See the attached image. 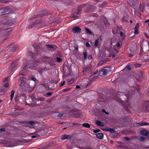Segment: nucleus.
I'll return each instance as SVG.
<instances>
[{
  "label": "nucleus",
  "mask_w": 149,
  "mask_h": 149,
  "mask_svg": "<svg viewBox=\"0 0 149 149\" xmlns=\"http://www.w3.org/2000/svg\"><path fill=\"white\" fill-rule=\"evenodd\" d=\"M73 32L74 33H80L81 31V29L78 26H76L72 28Z\"/></svg>",
  "instance_id": "f257e3e1"
},
{
  "label": "nucleus",
  "mask_w": 149,
  "mask_h": 149,
  "mask_svg": "<svg viewBox=\"0 0 149 149\" xmlns=\"http://www.w3.org/2000/svg\"><path fill=\"white\" fill-rule=\"evenodd\" d=\"M45 58L46 60V61H45L44 62H47L52 65L53 64V61L52 58H48L47 57H45Z\"/></svg>",
  "instance_id": "f03ea898"
},
{
  "label": "nucleus",
  "mask_w": 149,
  "mask_h": 149,
  "mask_svg": "<svg viewBox=\"0 0 149 149\" xmlns=\"http://www.w3.org/2000/svg\"><path fill=\"white\" fill-rule=\"evenodd\" d=\"M148 124L146 122H143L142 123H135L134 124V126H143L144 125H146Z\"/></svg>",
  "instance_id": "7ed1b4c3"
},
{
  "label": "nucleus",
  "mask_w": 149,
  "mask_h": 149,
  "mask_svg": "<svg viewBox=\"0 0 149 149\" xmlns=\"http://www.w3.org/2000/svg\"><path fill=\"white\" fill-rule=\"evenodd\" d=\"M72 137L71 135H69L66 134L62 135L61 136V139L62 140H65L66 139H70Z\"/></svg>",
  "instance_id": "20e7f679"
},
{
  "label": "nucleus",
  "mask_w": 149,
  "mask_h": 149,
  "mask_svg": "<svg viewBox=\"0 0 149 149\" xmlns=\"http://www.w3.org/2000/svg\"><path fill=\"white\" fill-rule=\"evenodd\" d=\"M139 27V24H137L135 26L134 28V33L136 34H138V29Z\"/></svg>",
  "instance_id": "39448f33"
},
{
  "label": "nucleus",
  "mask_w": 149,
  "mask_h": 149,
  "mask_svg": "<svg viewBox=\"0 0 149 149\" xmlns=\"http://www.w3.org/2000/svg\"><path fill=\"white\" fill-rule=\"evenodd\" d=\"M140 132L144 136H148L149 135L146 130H142L140 131Z\"/></svg>",
  "instance_id": "423d86ee"
},
{
  "label": "nucleus",
  "mask_w": 149,
  "mask_h": 149,
  "mask_svg": "<svg viewBox=\"0 0 149 149\" xmlns=\"http://www.w3.org/2000/svg\"><path fill=\"white\" fill-rule=\"evenodd\" d=\"M20 81L21 83V85L22 86H25L24 84L25 81V79L24 77H22L20 78Z\"/></svg>",
  "instance_id": "0eeeda50"
},
{
  "label": "nucleus",
  "mask_w": 149,
  "mask_h": 149,
  "mask_svg": "<svg viewBox=\"0 0 149 149\" xmlns=\"http://www.w3.org/2000/svg\"><path fill=\"white\" fill-rule=\"evenodd\" d=\"M136 0H128L127 3L131 6H132L133 5V3Z\"/></svg>",
  "instance_id": "6e6552de"
},
{
  "label": "nucleus",
  "mask_w": 149,
  "mask_h": 149,
  "mask_svg": "<svg viewBox=\"0 0 149 149\" xmlns=\"http://www.w3.org/2000/svg\"><path fill=\"white\" fill-rule=\"evenodd\" d=\"M145 6V4L144 3H141L139 6V8L142 11H143L144 7Z\"/></svg>",
  "instance_id": "1a4fd4ad"
},
{
  "label": "nucleus",
  "mask_w": 149,
  "mask_h": 149,
  "mask_svg": "<svg viewBox=\"0 0 149 149\" xmlns=\"http://www.w3.org/2000/svg\"><path fill=\"white\" fill-rule=\"evenodd\" d=\"M109 68L107 67L106 69H103V75H106L107 74L108 72V69Z\"/></svg>",
  "instance_id": "9d476101"
},
{
  "label": "nucleus",
  "mask_w": 149,
  "mask_h": 149,
  "mask_svg": "<svg viewBox=\"0 0 149 149\" xmlns=\"http://www.w3.org/2000/svg\"><path fill=\"white\" fill-rule=\"evenodd\" d=\"M96 137L100 139L102 138V133H98L95 134Z\"/></svg>",
  "instance_id": "9b49d317"
},
{
  "label": "nucleus",
  "mask_w": 149,
  "mask_h": 149,
  "mask_svg": "<svg viewBox=\"0 0 149 149\" xmlns=\"http://www.w3.org/2000/svg\"><path fill=\"white\" fill-rule=\"evenodd\" d=\"M95 123L98 126H102V122L98 120H96L95 121Z\"/></svg>",
  "instance_id": "f8f14e48"
},
{
  "label": "nucleus",
  "mask_w": 149,
  "mask_h": 149,
  "mask_svg": "<svg viewBox=\"0 0 149 149\" xmlns=\"http://www.w3.org/2000/svg\"><path fill=\"white\" fill-rule=\"evenodd\" d=\"M103 130L105 131H109L110 132H114V130L113 129L111 128H107V129H103Z\"/></svg>",
  "instance_id": "ddd939ff"
},
{
  "label": "nucleus",
  "mask_w": 149,
  "mask_h": 149,
  "mask_svg": "<svg viewBox=\"0 0 149 149\" xmlns=\"http://www.w3.org/2000/svg\"><path fill=\"white\" fill-rule=\"evenodd\" d=\"M15 93V91L14 90H12L11 91V94L10 95V96L11 97V98H10V100L11 101L12 100V99L13 97V96H14V95Z\"/></svg>",
  "instance_id": "4468645a"
},
{
  "label": "nucleus",
  "mask_w": 149,
  "mask_h": 149,
  "mask_svg": "<svg viewBox=\"0 0 149 149\" xmlns=\"http://www.w3.org/2000/svg\"><path fill=\"white\" fill-rule=\"evenodd\" d=\"M82 126L86 128H90V125L88 123H84L82 125Z\"/></svg>",
  "instance_id": "2eb2a0df"
},
{
  "label": "nucleus",
  "mask_w": 149,
  "mask_h": 149,
  "mask_svg": "<svg viewBox=\"0 0 149 149\" xmlns=\"http://www.w3.org/2000/svg\"><path fill=\"white\" fill-rule=\"evenodd\" d=\"M18 46L17 45L14 46L11 49V51L12 52L14 51H15L17 48Z\"/></svg>",
  "instance_id": "dca6fc26"
},
{
  "label": "nucleus",
  "mask_w": 149,
  "mask_h": 149,
  "mask_svg": "<svg viewBox=\"0 0 149 149\" xmlns=\"http://www.w3.org/2000/svg\"><path fill=\"white\" fill-rule=\"evenodd\" d=\"M139 139L141 141H143L145 140V138L143 137L140 136L139 137Z\"/></svg>",
  "instance_id": "f3484780"
},
{
  "label": "nucleus",
  "mask_w": 149,
  "mask_h": 149,
  "mask_svg": "<svg viewBox=\"0 0 149 149\" xmlns=\"http://www.w3.org/2000/svg\"><path fill=\"white\" fill-rule=\"evenodd\" d=\"M104 24L106 26H108V22L107 19L106 18H104Z\"/></svg>",
  "instance_id": "a211bd4d"
},
{
  "label": "nucleus",
  "mask_w": 149,
  "mask_h": 149,
  "mask_svg": "<svg viewBox=\"0 0 149 149\" xmlns=\"http://www.w3.org/2000/svg\"><path fill=\"white\" fill-rule=\"evenodd\" d=\"M61 59L58 57H56L55 59V61L58 62H60L61 61Z\"/></svg>",
  "instance_id": "6ab92c4d"
},
{
  "label": "nucleus",
  "mask_w": 149,
  "mask_h": 149,
  "mask_svg": "<svg viewBox=\"0 0 149 149\" xmlns=\"http://www.w3.org/2000/svg\"><path fill=\"white\" fill-rule=\"evenodd\" d=\"M80 10L81 9L79 8L77 10V11L75 13V14H76L77 15H79L80 13Z\"/></svg>",
  "instance_id": "aec40b11"
},
{
  "label": "nucleus",
  "mask_w": 149,
  "mask_h": 149,
  "mask_svg": "<svg viewBox=\"0 0 149 149\" xmlns=\"http://www.w3.org/2000/svg\"><path fill=\"white\" fill-rule=\"evenodd\" d=\"M85 29L86 30V32L88 33H89L90 34H91V35L92 34L91 33V31L89 30H88V29L87 28H85Z\"/></svg>",
  "instance_id": "412c9836"
},
{
  "label": "nucleus",
  "mask_w": 149,
  "mask_h": 149,
  "mask_svg": "<svg viewBox=\"0 0 149 149\" xmlns=\"http://www.w3.org/2000/svg\"><path fill=\"white\" fill-rule=\"evenodd\" d=\"M79 16H77L76 15H74L72 16L71 17L72 18H74V19H77L78 18Z\"/></svg>",
  "instance_id": "4be33fe9"
},
{
  "label": "nucleus",
  "mask_w": 149,
  "mask_h": 149,
  "mask_svg": "<svg viewBox=\"0 0 149 149\" xmlns=\"http://www.w3.org/2000/svg\"><path fill=\"white\" fill-rule=\"evenodd\" d=\"M29 79L30 80H32L33 81H35V79L33 77H29Z\"/></svg>",
  "instance_id": "5701e85b"
},
{
  "label": "nucleus",
  "mask_w": 149,
  "mask_h": 149,
  "mask_svg": "<svg viewBox=\"0 0 149 149\" xmlns=\"http://www.w3.org/2000/svg\"><path fill=\"white\" fill-rule=\"evenodd\" d=\"M98 42V40H97L95 41V47H96L97 46Z\"/></svg>",
  "instance_id": "b1692460"
},
{
  "label": "nucleus",
  "mask_w": 149,
  "mask_h": 149,
  "mask_svg": "<svg viewBox=\"0 0 149 149\" xmlns=\"http://www.w3.org/2000/svg\"><path fill=\"white\" fill-rule=\"evenodd\" d=\"M9 84L8 83H6L3 85V86L6 88L8 87L9 86Z\"/></svg>",
  "instance_id": "393cba45"
},
{
  "label": "nucleus",
  "mask_w": 149,
  "mask_h": 149,
  "mask_svg": "<svg viewBox=\"0 0 149 149\" xmlns=\"http://www.w3.org/2000/svg\"><path fill=\"white\" fill-rule=\"evenodd\" d=\"M98 76H95L93 78L92 80L93 81H94L96 79H98Z\"/></svg>",
  "instance_id": "a878e982"
},
{
  "label": "nucleus",
  "mask_w": 149,
  "mask_h": 149,
  "mask_svg": "<svg viewBox=\"0 0 149 149\" xmlns=\"http://www.w3.org/2000/svg\"><path fill=\"white\" fill-rule=\"evenodd\" d=\"M28 123H29L31 125H33L35 123L33 121H30Z\"/></svg>",
  "instance_id": "bb28decb"
},
{
  "label": "nucleus",
  "mask_w": 149,
  "mask_h": 149,
  "mask_svg": "<svg viewBox=\"0 0 149 149\" xmlns=\"http://www.w3.org/2000/svg\"><path fill=\"white\" fill-rule=\"evenodd\" d=\"M48 47H50L52 48H54L53 45H46Z\"/></svg>",
  "instance_id": "cd10ccee"
},
{
  "label": "nucleus",
  "mask_w": 149,
  "mask_h": 149,
  "mask_svg": "<svg viewBox=\"0 0 149 149\" xmlns=\"http://www.w3.org/2000/svg\"><path fill=\"white\" fill-rule=\"evenodd\" d=\"M83 55H84V58L86 59L87 58V54L85 52H83Z\"/></svg>",
  "instance_id": "c85d7f7f"
},
{
  "label": "nucleus",
  "mask_w": 149,
  "mask_h": 149,
  "mask_svg": "<svg viewBox=\"0 0 149 149\" xmlns=\"http://www.w3.org/2000/svg\"><path fill=\"white\" fill-rule=\"evenodd\" d=\"M125 68L128 70H130L131 69V68L130 66L129 65H127L126 67H125Z\"/></svg>",
  "instance_id": "c756f323"
},
{
  "label": "nucleus",
  "mask_w": 149,
  "mask_h": 149,
  "mask_svg": "<svg viewBox=\"0 0 149 149\" xmlns=\"http://www.w3.org/2000/svg\"><path fill=\"white\" fill-rule=\"evenodd\" d=\"M28 66L27 65H24L23 67L24 69H26L28 68Z\"/></svg>",
  "instance_id": "7c9ffc66"
},
{
  "label": "nucleus",
  "mask_w": 149,
  "mask_h": 149,
  "mask_svg": "<svg viewBox=\"0 0 149 149\" xmlns=\"http://www.w3.org/2000/svg\"><path fill=\"white\" fill-rule=\"evenodd\" d=\"M100 130L98 129V130H93V132L94 133H96V132H100Z\"/></svg>",
  "instance_id": "2f4dec72"
},
{
  "label": "nucleus",
  "mask_w": 149,
  "mask_h": 149,
  "mask_svg": "<svg viewBox=\"0 0 149 149\" xmlns=\"http://www.w3.org/2000/svg\"><path fill=\"white\" fill-rule=\"evenodd\" d=\"M144 43L147 44L148 46L149 47V42L148 41H145L144 42Z\"/></svg>",
  "instance_id": "473e14b6"
},
{
  "label": "nucleus",
  "mask_w": 149,
  "mask_h": 149,
  "mask_svg": "<svg viewBox=\"0 0 149 149\" xmlns=\"http://www.w3.org/2000/svg\"><path fill=\"white\" fill-rule=\"evenodd\" d=\"M86 45L87 47H90V45L88 42H87L86 43Z\"/></svg>",
  "instance_id": "72a5a7b5"
},
{
  "label": "nucleus",
  "mask_w": 149,
  "mask_h": 149,
  "mask_svg": "<svg viewBox=\"0 0 149 149\" xmlns=\"http://www.w3.org/2000/svg\"><path fill=\"white\" fill-rule=\"evenodd\" d=\"M65 83V81H64L63 82L61 83L60 84V86H63L64 85Z\"/></svg>",
  "instance_id": "f704fd0d"
},
{
  "label": "nucleus",
  "mask_w": 149,
  "mask_h": 149,
  "mask_svg": "<svg viewBox=\"0 0 149 149\" xmlns=\"http://www.w3.org/2000/svg\"><path fill=\"white\" fill-rule=\"evenodd\" d=\"M121 45V43H120L119 42H118L117 44V46L118 47H120Z\"/></svg>",
  "instance_id": "c9c22d12"
},
{
  "label": "nucleus",
  "mask_w": 149,
  "mask_h": 149,
  "mask_svg": "<svg viewBox=\"0 0 149 149\" xmlns=\"http://www.w3.org/2000/svg\"><path fill=\"white\" fill-rule=\"evenodd\" d=\"M120 35L121 37H123V33L122 32H120Z\"/></svg>",
  "instance_id": "e433bc0d"
},
{
  "label": "nucleus",
  "mask_w": 149,
  "mask_h": 149,
  "mask_svg": "<svg viewBox=\"0 0 149 149\" xmlns=\"http://www.w3.org/2000/svg\"><path fill=\"white\" fill-rule=\"evenodd\" d=\"M63 115V114L62 113H59L58 114V117H61Z\"/></svg>",
  "instance_id": "4c0bfd02"
},
{
  "label": "nucleus",
  "mask_w": 149,
  "mask_h": 149,
  "mask_svg": "<svg viewBox=\"0 0 149 149\" xmlns=\"http://www.w3.org/2000/svg\"><path fill=\"white\" fill-rule=\"evenodd\" d=\"M36 106V104H33V105L31 104V105H30V107H35Z\"/></svg>",
  "instance_id": "58836bf2"
},
{
  "label": "nucleus",
  "mask_w": 149,
  "mask_h": 149,
  "mask_svg": "<svg viewBox=\"0 0 149 149\" xmlns=\"http://www.w3.org/2000/svg\"><path fill=\"white\" fill-rule=\"evenodd\" d=\"M38 136H38V135H33L32 136V137L33 138H36V137H38Z\"/></svg>",
  "instance_id": "ea45409f"
},
{
  "label": "nucleus",
  "mask_w": 149,
  "mask_h": 149,
  "mask_svg": "<svg viewBox=\"0 0 149 149\" xmlns=\"http://www.w3.org/2000/svg\"><path fill=\"white\" fill-rule=\"evenodd\" d=\"M109 58H107L106 59V60H104L103 61V63L104 62H107V61H109Z\"/></svg>",
  "instance_id": "a19ab883"
},
{
  "label": "nucleus",
  "mask_w": 149,
  "mask_h": 149,
  "mask_svg": "<svg viewBox=\"0 0 149 149\" xmlns=\"http://www.w3.org/2000/svg\"><path fill=\"white\" fill-rule=\"evenodd\" d=\"M103 113H105L106 114H107V115L108 114V113L107 112H106L105 111V110L104 109H103Z\"/></svg>",
  "instance_id": "79ce46f5"
},
{
  "label": "nucleus",
  "mask_w": 149,
  "mask_h": 149,
  "mask_svg": "<svg viewBox=\"0 0 149 149\" xmlns=\"http://www.w3.org/2000/svg\"><path fill=\"white\" fill-rule=\"evenodd\" d=\"M33 24H30L29 25V28H32V27H33Z\"/></svg>",
  "instance_id": "37998d69"
},
{
  "label": "nucleus",
  "mask_w": 149,
  "mask_h": 149,
  "mask_svg": "<svg viewBox=\"0 0 149 149\" xmlns=\"http://www.w3.org/2000/svg\"><path fill=\"white\" fill-rule=\"evenodd\" d=\"M148 22V25H149V19H147L145 21V22L147 23Z\"/></svg>",
  "instance_id": "c03bdc74"
},
{
  "label": "nucleus",
  "mask_w": 149,
  "mask_h": 149,
  "mask_svg": "<svg viewBox=\"0 0 149 149\" xmlns=\"http://www.w3.org/2000/svg\"><path fill=\"white\" fill-rule=\"evenodd\" d=\"M38 100H39L42 101V100H44V98H41L40 99H38Z\"/></svg>",
  "instance_id": "a18cd8bd"
},
{
  "label": "nucleus",
  "mask_w": 149,
  "mask_h": 149,
  "mask_svg": "<svg viewBox=\"0 0 149 149\" xmlns=\"http://www.w3.org/2000/svg\"><path fill=\"white\" fill-rule=\"evenodd\" d=\"M4 131V128L0 129V131Z\"/></svg>",
  "instance_id": "49530a36"
},
{
  "label": "nucleus",
  "mask_w": 149,
  "mask_h": 149,
  "mask_svg": "<svg viewBox=\"0 0 149 149\" xmlns=\"http://www.w3.org/2000/svg\"><path fill=\"white\" fill-rule=\"evenodd\" d=\"M80 87V86L78 85H76V88H78Z\"/></svg>",
  "instance_id": "de8ad7c7"
},
{
  "label": "nucleus",
  "mask_w": 149,
  "mask_h": 149,
  "mask_svg": "<svg viewBox=\"0 0 149 149\" xmlns=\"http://www.w3.org/2000/svg\"><path fill=\"white\" fill-rule=\"evenodd\" d=\"M47 94L48 95H50L51 94V93L50 92H48L47 93Z\"/></svg>",
  "instance_id": "09e8293b"
},
{
  "label": "nucleus",
  "mask_w": 149,
  "mask_h": 149,
  "mask_svg": "<svg viewBox=\"0 0 149 149\" xmlns=\"http://www.w3.org/2000/svg\"><path fill=\"white\" fill-rule=\"evenodd\" d=\"M129 56L130 57H132L133 56V55L130 54H129Z\"/></svg>",
  "instance_id": "8fccbe9b"
},
{
  "label": "nucleus",
  "mask_w": 149,
  "mask_h": 149,
  "mask_svg": "<svg viewBox=\"0 0 149 149\" xmlns=\"http://www.w3.org/2000/svg\"><path fill=\"white\" fill-rule=\"evenodd\" d=\"M74 125H80L79 124V123H75V124H73Z\"/></svg>",
  "instance_id": "3c124183"
},
{
  "label": "nucleus",
  "mask_w": 149,
  "mask_h": 149,
  "mask_svg": "<svg viewBox=\"0 0 149 149\" xmlns=\"http://www.w3.org/2000/svg\"><path fill=\"white\" fill-rule=\"evenodd\" d=\"M68 89H63V91H68Z\"/></svg>",
  "instance_id": "603ef678"
},
{
  "label": "nucleus",
  "mask_w": 149,
  "mask_h": 149,
  "mask_svg": "<svg viewBox=\"0 0 149 149\" xmlns=\"http://www.w3.org/2000/svg\"><path fill=\"white\" fill-rule=\"evenodd\" d=\"M125 139H126V140H128V138L127 137H125Z\"/></svg>",
  "instance_id": "864d4df0"
},
{
  "label": "nucleus",
  "mask_w": 149,
  "mask_h": 149,
  "mask_svg": "<svg viewBox=\"0 0 149 149\" xmlns=\"http://www.w3.org/2000/svg\"><path fill=\"white\" fill-rule=\"evenodd\" d=\"M97 73V71H96L95 72V73H94V74H96Z\"/></svg>",
  "instance_id": "5fc2aeb1"
},
{
  "label": "nucleus",
  "mask_w": 149,
  "mask_h": 149,
  "mask_svg": "<svg viewBox=\"0 0 149 149\" xmlns=\"http://www.w3.org/2000/svg\"><path fill=\"white\" fill-rule=\"evenodd\" d=\"M99 104H101V103H100V102H101L102 101V100H99Z\"/></svg>",
  "instance_id": "6e6d98bb"
},
{
  "label": "nucleus",
  "mask_w": 149,
  "mask_h": 149,
  "mask_svg": "<svg viewBox=\"0 0 149 149\" xmlns=\"http://www.w3.org/2000/svg\"><path fill=\"white\" fill-rule=\"evenodd\" d=\"M75 49H76V50H78V48H77V47H76V48H75Z\"/></svg>",
  "instance_id": "4d7b16f0"
},
{
  "label": "nucleus",
  "mask_w": 149,
  "mask_h": 149,
  "mask_svg": "<svg viewBox=\"0 0 149 149\" xmlns=\"http://www.w3.org/2000/svg\"><path fill=\"white\" fill-rule=\"evenodd\" d=\"M130 23H132V20H130Z\"/></svg>",
  "instance_id": "13d9d810"
},
{
  "label": "nucleus",
  "mask_w": 149,
  "mask_h": 149,
  "mask_svg": "<svg viewBox=\"0 0 149 149\" xmlns=\"http://www.w3.org/2000/svg\"><path fill=\"white\" fill-rule=\"evenodd\" d=\"M2 101V100L1 99H0V102H1V101Z\"/></svg>",
  "instance_id": "bf43d9fd"
},
{
  "label": "nucleus",
  "mask_w": 149,
  "mask_h": 149,
  "mask_svg": "<svg viewBox=\"0 0 149 149\" xmlns=\"http://www.w3.org/2000/svg\"><path fill=\"white\" fill-rule=\"evenodd\" d=\"M66 129V127H65V128H63V130H64V129Z\"/></svg>",
  "instance_id": "052dcab7"
},
{
  "label": "nucleus",
  "mask_w": 149,
  "mask_h": 149,
  "mask_svg": "<svg viewBox=\"0 0 149 149\" xmlns=\"http://www.w3.org/2000/svg\"><path fill=\"white\" fill-rule=\"evenodd\" d=\"M112 56H113V57H114V55H113Z\"/></svg>",
  "instance_id": "680f3d73"
},
{
  "label": "nucleus",
  "mask_w": 149,
  "mask_h": 149,
  "mask_svg": "<svg viewBox=\"0 0 149 149\" xmlns=\"http://www.w3.org/2000/svg\"><path fill=\"white\" fill-rule=\"evenodd\" d=\"M39 47H40V44H39Z\"/></svg>",
  "instance_id": "e2e57ef3"
},
{
  "label": "nucleus",
  "mask_w": 149,
  "mask_h": 149,
  "mask_svg": "<svg viewBox=\"0 0 149 149\" xmlns=\"http://www.w3.org/2000/svg\"><path fill=\"white\" fill-rule=\"evenodd\" d=\"M22 74V75H23V74Z\"/></svg>",
  "instance_id": "0e129e2a"
},
{
  "label": "nucleus",
  "mask_w": 149,
  "mask_h": 149,
  "mask_svg": "<svg viewBox=\"0 0 149 149\" xmlns=\"http://www.w3.org/2000/svg\"><path fill=\"white\" fill-rule=\"evenodd\" d=\"M35 45H34V46L35 47Z\"/></svg>",
  "instance_id": "69168bd1"
},
{
  "label": "nucleus",
  "mask_w": 149,
  "mask_h": 149,
  "mask_svg": "<svg viewBox=\"0 0 149 149\" xmlns=\"http://www.w3.org/2000/svg\"><path fill=\"white\" fill-rule=\"evenodd\" d=\"M97 0H95V1H97Z\"/></svg>",
  "instance_id": "338daca9"
}]
</instances>
